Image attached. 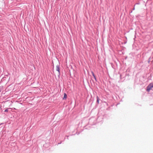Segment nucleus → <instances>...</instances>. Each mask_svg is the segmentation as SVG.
Here are the masks:
<instances>
[{"mask_svg":"<svg viewBox=\"0 0 153 153\" xmlns=\"http://www.w3.org/2000/svg\"><path fill=\"white\" fill-rule=\"evenodd\" d=\"M95 119L94 118H91L89 120V123L91 125H94L96 123Z\"/></svg>","mask_w":153,"mask_h":153,"instance_id":"f257e3e1","label":"nucleus"},{"mask_svg":"<svg viewBox=\"0 0 153 153\" xmlns=\"http://www.w3.org/2000/svg\"><path fill=\"white\" fill-rule=\"evenodd\" d=\"M153 88V82L150 84L147 87V91L149 92Z\"/></svg>","mask_w":153,"mask_h":153,"instance_id":"f03ea898","label":"nucleus"},{"mask_svg":"<svg viewBox=\"0 0 153 153\" xmlns=\"http://www.w3.org/2000/svg\"><path fill=\"white\" fill-rule=\"evenodd\" d=\"M56 71H58V74H59V76L60 74V67H59V65H57L56 66Z\"/></svg>","mask_w":153,"mask_h":153,"instance_id":"7ed1b4c3","label":"nucleus"},{"mask_svg":"<svg viewBox=\"0 0 153 153\" xmlns=\"http://www.w3.org/2000/svg\"><path fill=\"white\" fill-rule=\"evenodd\" d=\"M91 73L92 74V75H93V76L94 79H95V81H96L97 80V79H96V76H95V75H94V72H93V71H91Z\"/></svg>","mask_w":153,"mask_h":153,"instance_id":"20e7f679","label":"nucleus"},{"mask_svg":"<svg viewBox=\"0 0 153 153\" xmlns=\"http://www.w3.org/2000/svg\"><path fill=\"white\" fill-rule=\"evenodd\" d=\"M67 95L65 93H64V97L63 98V99H65L67 98Z\"/></svg>","mask_w":153,"mask_h":153,"instance_id":"39448f33","label":"nucleus"},{"mask_svg":"<svg viewBox=\"0 0 153 153\" xmlns=\"http://www.w3.org/2000/svg\"><path fill=\"white\" fill-rule=\"evenodd\" d=\"M97 104H99V100H100V98L98 96H97Z\"/></svg>","mask_w":153,"mask_h":153,"instance_id":"423d86ee","label":"nucleus"},{"mask_svg":"<svg viewBox=\"0 0 153 153\" xmlns=\"http://www.w3.org/2000/svg\"><path fill=\"white\" fill-rule=\"evenodd\" d=\"M9 109H11V108H7L6 109L5 111H4V112H8V110Z\"/></svg>","mask_w":153,"mask_h":153,"instance_id":"0eeeda50","label":"nucleus"},{"mask_svg":"<svg viewBox=\"0 0 153 153\" xmlns=\"http://www.w3.org/2000/svg\"><path fill=\"white\" fill-rule=\"evenodd\" d=\"M69 136H68V135H67L66 136V137H67V139L68 140V137H69Z\"/></svg>","mask_w":153,"mask_h":153,"instance_id":"6e6552de","label":"nucleus"},{"mask_svg":"<svg viewBox=\"0 0 153 153\" xmlns=\"http://www.w3.org/2000/svg\"><path fill=\"white\" fill-rule=\"evenodd\" d=\"M62 141H61L60 143H58V145L61 144V143H62Z\"/></svg>","mask_w":153,"mask_h":153,"instance_id":"1a4fd4ad","label":"nucleus"},{"mask_svg":"<svg viewBox=\"0 0 153 153\" xmlns=\"http://www.w3.org/2000/svg\"><path fill=\"white\" fill-rule=\"evenodd\" d=\"M65 138H64V140H63V141H64L65 140Z\"/></svg>","mask_w":153,"mask_h":153,"instance_id":"9d476101","label":"nucleus"},{"mask_svg":"<svg viewBox=\"0 0 153 153\" xmlns=\"http://www.w3.org/2000/svg\"><path fill=\"white\" fill-rule=\"evenodd\" d=\"M104 30H105V29L104 28V30H103V32H104Z\"/></svg>","mask_w":153,"mask_h":153,"instance_id":"9b49d317","label":"nucleus"},{"mask_svg":"<svg viewBox=\"0 0 153 153\" xmlns=\"http://www.w3.org/2000/svg\"><path fill=\"white\" fill-rule=\"evenodd\" d=\"M79 134V133H78L77 134L78 135Z\"/></svg>","mask_w":153,"mask_h":153,"instance_id":"f8f14e48","label":"nucleus"}]
</instances>
